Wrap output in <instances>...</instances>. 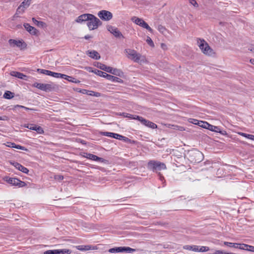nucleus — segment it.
I'll return each mask as SVG.
<instances>
[{
	"instance_id": "obj_1",
	"label": "nucleus",
	"mask_w": 254,
	"mask_h": 254,
	"mask_svg": "<svg viewBox=\"0 0 254 254\" xmlns=\"http://www.w3.org/2000/svg\"><path fill=\"white\" fill-rule=\"evenodd\" d=\"M188 159L193 163H198L203 159V155L197 150H193L188 153Z\"/></svg>"
},
{
	"instance_id": "obj_2",
	"label": "nucleus",
	"mask_w": 254,
	"mask_h": 254,
	"mask_svg": "<svg viewBox=\"0 0 254 254\" xmlns=\"http://www.w3.org/2000/svg\"><path fill=\"white\" fill-rule=\"evenodd\" d=\"M88 16L87 25L90 30L96 29L98 26L102 24V22L99 19L92 14Z\"/></svg>"
},
{
	"instance_id": "obj_3",
	"label": "nucleus",
	"mask_w": 254,
	"mask_h": 254,
	"mask_svg": "<svg viewBox=\"0 0 254 254\" xmlns=\"http://www.w3.org/2000/svg\"><path fill=\"white\" fill-rule=\"evenodd\" d=\"M147 168L153 172L158 173V171L161 170H164L166 168V165L164 163H161L159 161L151 160L147 163Z\"/></svg>"
},
{
	"instance_id": "obj_4",
	"label": "nucleus",
	"mask_w": 254,
	"mask_h": 254,
	"mask_svg": "<svg viewBox=\"0 0 254 254\" xmlns=\"http://www.w3.org/2000/svg\"><path fill=\"white\" fill-rule=\"evenodd\" d=\"M197 43L198 47L204 54L211 56L214 53L213 50L204 40L199 39Z\"/></svg>"
},
{
	"instance_id": "obj_5",
	"label": "nucleus",
	"mask_w": 254,
	"mask_h": 254,
	"mask_svg": "<svg viewBox=\"0 0 254 254\" xmlns=\"http://www.w3.org/2000/svg\"><path fill=\"white\" fill-rule=\"evenodd\" d=\"M94 72L99 75V76L103 77L106 78L109 80L112 81L114 82H119V83H123V80L116 76H114L113 75L108 74L106 72H104L101 70H99L98 69H95Z\"/></svg>"
},
{
	"instance_id": "obj_6",
	"label": "nucleus",
	"mask_w": 254,
	"mask_h": 254,
	"mask_svg": "<svg viewBox=\"0 0 254 254\" xmlns=\"http://www.w3.org/2000/svg\"><path fill=\"white\" fill-rule=\"evenodd\" d=\"M125 51L127 54L128 58L132 60L134 62L137 63L139 62L141 58V55L139 53H138L134 50L130 49H127L125 50Z\"/></svg>"
},
{
	"instance_id": "obj_7",
	"label": "nucleus",
	"mask_w": 254,
	"mask_h": 254,
	"mask_svg": "<svg viewBox=\"0 0 254 254\" xmlns=\"http://www.w3.org/2000/svg\"><path fill=\"white\" fill-rule=\"evenodd\" d=\"M32 86L45 92H50L54 89V87L51 84H44L35 82L33 84Z\"/></svg>"
},
{
	"instance_id": "obj_8",
	"label": "nucleus",
	"mask_w": 254,
	"mask_h": 254,
	"mask_svg": "<svg viewBox=\"0 0 254 254\" xmlns=\"http://www.w3.org/2000/svg\"><path fill=\"white\" fill-rule=\"evenodd\" d=\"M8 43L11 47H17L19 48L21 50L26 49L27 44L22 40H17L15 39H10L8 40Z\"/></svg>"
},
{
	"instance_id": "obj_9",
	"label": "nucleus",
	"mask_w": 254,
	"mask_h": 254,
	"mask_svg": "<svg viewBox=\"0 0 254 254\" xmlns=\"http://www.w3.org/2000/svg\"><path fill=\"white\" fill-rule=\"evenodd\" d=\"M98 16L100 19L104 21H109L113 18L112 13L108 10H102L98 12Z\"/></svg>"
},
{
	"instance_id": "obj_10",
	"label": "nucleus",
	"mask_w": 254,
	"mask_h": 254,
	"mask_svg": "<svg viewBox=\"0 0 254 254\" xmlns=\"http://www.w3.org/2000/svg\"><path fill=\"white\" fill-rule=\"evenodd\" d=\"M83 156L88 159L98 161L102 163H106L108 162L107 160H105L103 158L99 157L95 155L88 153H84V155H83Z\"/></svg>"
},
{
	"instance_id": "obj_11",
	"label": "nucleus",
	"mask_w": 254,
	"mask_h": 254,
	"mask_svg": "<svg viewBox=\"0 0 254 254\" xmlns=\"http://www.w3.org/2000/svg\"><path fill=\"white\" fill-rule=\"evenodd\" d=\"M108 30L114 36L118 38H124V36L122 33L118 30L116 27H115L112 25H108L107 26Z\"/></svg>"
},
{
	"instance_id": "obj_12",
	"label": "nucleus",
	"mask_w": 254,
	"mask_h": 254,
	"mask_svg": "<svg viewBox=\"0 0 254 254\" xmlns=\"http://www.w3.org/2000/svg\"><path fill=\"white\" fill-rule=\"evenodd\" d=\"M11 164L12 165H13L18 170L21 171L22 172H23L24 173L28 174V173L29 172V170L27 168L25 167L24 166H23L22 165H21L20 164H19V163H18V162L12 163L11 162Z\"/></svg>"
},
{
	"instance_id": "obj_13",
	"label": "nucleus",
	"mask_w": 254,
	"mask_h": 254,
	"mask_svg": "<svg viewBox=\"0 0 254 254\" xmlns=\"http://www.w3.org/2000/svg\"><path fill=\"white\" fill-rule=\"evenodd\" d=\"M208 129L211 131H213L216 132L220 133L221 134L224 135L226 134V131L225 130H221V129L216 126H213L212 125L209 124L208 126Z\"/></svg>"
},
{
	"instance_id": "obj_14",
	"label": "nucleus",
	"mask_w": 254,
	"mask_h": 254,
	"mask_svg": "<svg viewBox=\"0 0 254 254\" xmlns=\"http://www.w3.org/2000/svg\"><path fill=\"white\" fill-rule=\"evenodd\" d=\"M23 26L25 29L31 34L35 35L37 33V30L34 27L30 25L28 23H24Z\"/></svg>"
},
{
	"instance_id": "obj_15",
	"label": "nucleus",
	"mask_w": 254,
	"mask_h": 254,
	"mask_svg": "<svg viewBox=\"0 0 254 254\" xmlns=\"http://www.w3.org/2000/svg\"><path fill=\"white\" fill-rule=\"evenodd\" d=\"M6 145L9 147L15 148L16 149H19L25 151H28V149L26 148L25 147L21 146L20 145H17L14 142H7Z\"/></svg>"
},
{
	"instance_id": "obj_16",
	"label": "nucleus",
	"mask_w": 254,
	"mask_h": 254,
	"mask_svg": "<svg viewBox=\"0 0 254 254\" xmlns=\"http://www.w3.org/2000/svg\"><path fill=\"white\" fill-rule=\"evenodd\" d=\"M88 16H90L89 13L81 14L76 19L75 22L77 23H82L84 21H87Z\"/></svg>"
},
{
	"instance_id": "obj_17",
	"label": "nucleus",
	"mask_w": 254,
	"mask_h": 254,
	"mask_svg": "<svg viewBox=\"0 0 254 254\" xmlns=\"http://www.w3.org/2000/svg\"><path fill=\"white\" fill-rule=\"evenodd\" d=\"M111 71H110V73L120 77H123L124 76V72L120 69L114 68L111 67Z\"/></svg>"
},
{
	"instance_id": "obj_18",
	"label": "nucleus",
	"mask_w": 254,
	"mask_h": 254,
	"mask_svg": "<svg viewBox=\"0 0 254 254\" xmlns=\"http://www.w3.org/2000/svg\"><path fill=\"white\" fill-rule=\"evenodd\" d=\"M10 75H11L12 76H15L19 79H26L25 77H27V75L24 74L22 73L17 72V71H11L10 72Z\"/></svg>"
},
{
	"instance_id": "obj_19",
	"label": "nucleus",
	"mask_w": 254,
	"mask_h": 254,
	"mask_svg": "<svg viewBox=\"0 0 254 254\" xmlns=\"http://www.w3.org/2000/svg\"><path fill=\"white\" fill-rule=\"evenodd\" d=\"M90 58L95 59L99 60L100 58L99 54L96 51H87V54Z\"/></svg>"
},
{
	"instance_id": "obj_20",
	"label": "nucleus",
	"mask_w": 254,
	"mask_h": 254,
	"mask_svg": "<svg viewBox=\"0 0 254 254\" xmlns=\"http://www.w3.org/2000/svg\"><path fill=\"white\" fill-rule=\"evenodd\" d=\"M97 66L98 68H99L103 70H104L107 72H109V73L110 72V71H111V67L108 66L106 65L105 64L100 63H97Z\"/></svg>"
},
{
	"instance_id": "obj_21",
	"label": "nucleus",
	"mask_w": 254,
	"mask_h": 254,
	"mask_svg": "<svg viewBox=\"0 0 254 254\" xmlns=\"http://www.w3.org/2000/svg\"><path fill=\"white\" fill-rule=\"evenodd\" d=\"M64 78L67 80V81H68L69 82L75 83H79L80 82V81L79 80L76 79V78H75L72 76H68L65 74H64Z\"/></svg>"
},
{
	"instance_id": "obj_22",
	"label": "nucleus",
	"mask_w": 254,
	"mask_h": 254,
	"mask_svg": "<svg viewBox=\"0 0 254 254\" xmlns=\"http://www.w3.org/2000/svg\"><path fill=\"white\" fill-rule=\"evenodd\" d=\"M183 249L187 250L192 251L193 252H197L198 246L195 245H185L183 247Z\"/></svg>"
},
{
	"instance_id": "obj_23",
	"label": "nucleus",
	"mask_w": 254,
	"mask_h": 254,
	"mask_svg": "<svg viewBox=\"0 0 254 254\" xmlns=\"http://www.w3.org/2000/svg\"><path fill=\"white\" fill-rule=\"evenodd\" d=\"M32 21L34 23L39 27H44L46 25V23L43 21H40L36 20L35 18H32Z\"/></svg>"
},
{
	"instance_id": "obj_24",
	"label": "nucleus",
	"mask_w": 254,
	"mask_h": 254,
	"mask_svg": "<svg viewBox=\"0 0 254 254\" xmlns=\"http://www.w3.org/2000/svg\"><path fill=\"white\" fill-rule=\"evenodd\" d=\"M18 179L9 178L6 180V182L13 186H17Z\"/></svg>"
},
{
	"instance_id": "obj_25",
	"label": "nucleus",
	"mask_w": 254,
	"mask_h": 254,
	"mask_svg": "<svg viewBox=\"0 0 254 254\" xmlns=\"http://www.w3.org/2000/svg\"><path fill=\"white\" fill-rule=\"evenodd\" d=\"M135 120H137L140 121L141 124L145 126H146L147 124H148L149 120H146L145 119L142 118V117L139 116H136Z\"/></svg>"
},
{
	"instance_id": "obj_26",
	"label": "nucleus",
	"mask_w": 254,
	"mask_h": 254,
	"mask_svg": "<svg viewBox=\"0 0 254 254\" xmlns=\"http://www.w3.org/2000/svg\"><path fill=\"white\" fill-rule=\"evenodd\" d=\"M14 97V93L10 91H6L3 94V97L7 99H10Z\"/></svg>"
},
{
	"instance_id": "obj_27",
	"label": "nucleus",
	"mask_w": 254,
	"mask_h": 254,
	"mask_svg": "<svg viewBox=\"0 0 254 254\" xmlns=\"http://www.w3.org/2000/svg\"><path fill=\"white\" fill-rule=\"evenodd\" d=\"M141 27L145 28L150 32H152L153 29L148 25V24L144 20L142 21L140 26Z\"/></svg>"
},
{
	"instance_id": "obj_28",
	"label": "nucleus",
	"mask_w": 254,
	"mask_h": 254,
	"mask_svg": "<svg viewBox=\"0 0 254 254\" xmlns=\"http://www.w3.org/2000/svg\"><path fill=\"white\" fill-rule=\"evenodd\" d=\"M131 20L134 22L136 24L140 26L142 21L143 20L142 19L134 16L131 18Z\"/></svg>"
},
{
	"instance_id": "obj_29",
	"label": "nucleus",
	"mask_w": 254,
	"mask_h": 254,
	"mask_svg": "<svg viewBox=\"0 0 254 254\" xmlns=\"http://www.w3.org/2000/svg\"><path fill=\"white\" fill-rule=\"evenodd\" d=\"M32 0H24L21 4V6L24 9L27 8L30 4Z\"/></svg>"
},
{
	"instance_id": "obj_30",
	"label": "nucleus",
	"mask_w": 254,
	"mask_h": 254,
	"mask_svg": "<svg viewBox=\"0 0 254 254\" xmlns=\"http://www.w3.org/2000/svg\"><path fill=\"white\" fill-rule=\"evenodd\" d=\"M224 244L225 246H228V247H231V248H234L236 249H237L238 248V243H231V242H225L224 243Z\"/></svg>"
},
{
	"instance_id": "obj_31",
	"label": "nucleus",
	"mask_w": 254,
	"mask_h": 254,
	"mask_svg": "<svg viewBox=\"0 0 254 254\" xmlns=\"http://www.w3.org/2000/svg\"><path fill=\"white\" fill-rule=\"evenodd\" d=\"M121 116H122L124 117H126V118H129V119H135V118H136V115H132L131 114H128V113H120V114Z\"/></svg>"
},
{
	"instance_id": "obj_32",
	"label": "nucleus",
	"mask_w": 254,
	"mask_h": 254,
	"mask_svg": "<svg viewBox=\"0 0 254 254\" xmlns=\"http://www.w3.org/2000/svg\"><path fill=\"white\" fill-rule=\"evenodd\" d=\"M209 125L207 122L204 121H200L199 123H198V126L199 127L206 128L208 129V126Z\"/></svg>"
},
{
	"instance_id": "obj_33",
	"label": "nucleus",
	"mask_w": 254,
	"mask_h": 254,
	"mask_svg": "<svg viewBox=\"0 0 254 254\" xmlns=\"http://www.w3.org/2000/svg\"><path fill=\"white\" fill-rule=\"evenodd\" d=\"M58 254H70L71 251L68 249L58 250Z\"/></svg>"
},
{
	"instance_id": "obj_34",
	"label": "nucleus",
	"mask_w": 254,
	"mask_h": 254,
	"mask_svg": "<svg viewBox=\"0 0 254 254\" xmlns=\"http://www.w3.org/2000/svg\"><path fill=\"white\" fill-rule=\"evenodd\" d=\"M90 246H78L77 247V249L80 251H88L90 250Z\"/></svg>"
},
{
	"instance_id": "obj_35",
	"label": "nucleus",
	"mask_w": 254,
	"mask_h": 254,
	"mask_svg": "<svg viewBox=\"0 0 254 254\" xmlns=\"http://www.w3.org/2000/svg\"><path fill=\"white\" fill-rule=\"evenodd\" d=\"M138 250H136V249H132V248H131L130 247H125V251H124V253H133V252H136V251H137Z\"/></svg>"
},
{
	"instance_id": "obj_36",
	"label": "nucleus",
	"mask_w": 254,
	"mask_h": 254,
	"mask_svg": "<svg viewBox=\"0 0 254 254\" xmlns=\"http://www.w3.org/2000/svg\"><path fill=\"white\" fill-rule=\"evenodd\" d=\"M209 250V248L208 247L201 246L199 247V246H198L197 252H204L208 251Z\"/></svg>"
},
{
	"instance_id": "obj_37",
	"label": "nucleus",
	"mask_w": 254,
	"mask_h": 254,
	"mask_svg": "<svg viewBox=\"0 0 254 254\" xmlns=\"http://www.w3.org/2000/svg\"><path fill=\"white\" fill-rule=\"evenodd\" d=\"M146 127L153 129L156 128L157 127V126L155 123L150 121H148V124H147Z\"/></svg>"
},
{
	"instance_id": "obj_38",
	"label": "nucleus",
	"mask_w": 254,
	"mask_h": 254,
	"mask_svg": "<svg viewBox=\"0 0 254 254\" xmlns=\"http://www.w3.org/2000/svg\"><path fill=\"white\" fill-rule=\"evenodd\" d=\"M238 248L237 249L247 251V249L248 248V245L243 244V243H242V244L238 243Z\"/></svg>"
},
{
	"instance_id": "obj_39",
	"label": "nucleus",
	"mask_w": 254,
	"mask_h": 254,
	"mask_svg": "<svg viewBox=\"0 0 254 254\" xmlns=\"http://www.w3.org/2000/svg\"><path fill=\"white\" fill-rule=\"evenodd\" d=\"M35 130L39 134H43L44 132V131L42 127L38 126H36V127H35Z\"/></svg>"
},
{
	"instance_id": "obj_40",
	"label": "nucleus",
	"mask_w": 254,
	"mask_h": 254,
	"mask_svg": "<svg viewBox=\"0 0 254 254\" xmlns=\"http://www.w3.org/2000/svg\"><path fill=\"white\" fill-rule=\"evenodd\" d=\"M146 42L148 43V44L151 47H154V44L152 40V39L149 37V36H147V39H146Z\"/></svg>"
},
{
	"instance_id": "obj_41",
	"label": "nucleus",
	"mask_w": 254,
	"mask_h": 254,
	"mask_svg": "<svg viewBox=\"0 0 254 254\" xmlns=\"http://www.w3.org/2000/svg\"><path fill=\"white\" fill-rule=\"evenodd\" d=\"M26 186V184L23 181H20L18 179L17 187L19 188L24 187Z\"/></svg>"
},
{
	"instance_id": "obj_42",
	"label": "nucleus",
	"mask_w": 254,
	"mask_h": 254,
	"mask_svg": "<svg viewBox=\"0 0 254 254\" xmlns=\"http://www.w3.org/2000/svg\"><path fill=\"white\" fill-rule=\"evenodd\" d=\"M58 250H48L44 253V254H58Z\"/></svg>"
},
{
	"instance_id": "obj_43",
	"label": "nucleus",
	"mask_w": 254,
	"mask_h": 254,
	"mask_svg": "<svg viewBox=\"0 0 254 254\" xmlns=\"http://www.w3.org/2000/svg\"><path fill=\"white\" fill-rule=\"evenodd\" d=\"M64 74H62L60 73H57V72H54V74L53 75V77H56V78H64Z\"/></svg>"
},
{
	"instance_id": "obj_44",
	"label": "nucleus",
	"mask_w": 254,
	"mask_h": 254,
	"mask_svg": "<svg viewBox=\"0 0 254 254\" xmlns=\"http://www.w3.org/2000/svg\"><path fill=\"white\" fill-rule=\"evenodd\" d=\"M24 10L25 9L23 7H22V6H21V5H20L16 10V12L15 14L22 13L24 12Z\"/></svg>"
},
{
	"instance_id": "obj_45",
	"label": "nucleus",
	"mask_w": 254,
	"mask_h": 254,
	"mask_svg": "<svg viewBox=\"0 0 254 254\" xmlns=\"http://www.w3.org/2000/svg\"><path fill=\"white\" fill-rule=\"evenodd\" d=\"M37 125H34V124H29L27 125V126H25V127L33 130H35V127H36Z\"/></svg>"
},
{
	"instance_id": "obj_46",
	"label": "nucleus",
	"mask_w": 254,
	"mask_h": 254,
	"mask_svg": "<svg viewBox=\"0 0 254 254\" xmlns=\"http://www.w3.org/2000/svg\"><path fill=\"white\" fill-rule=\"evenodd\" d=\"M24 108L25 109V110H35V109H31V108H27V107H24L23 106H22V105H15L14 106V108Z\"/></svg>"
},
{
	"instance_id": "obj_47",
	"label": "nucleus",
	"mask_w": 254,
	"mask_h": 254,
	"mask_svg": "<svg viewBox=\"0 0 254 254\" xmlns=\"http://www.w3.org/2000/svg\"><path fill=\"white\" fill-rule=\"evenodd\" d=\"M189 2L190 4L193 5L194 7H198V4L195 0H189Z\"/></svg>"
},
{
	"instance_id": "obj_48",
	"label": "nucleus",
	"mask_w": 254,
	"mask_h": 254,
	"mask_svg": "<svg viewBox=\"0 0 254 254\" xmlns=\"http://www.w3.org/2000/svg\"><path fill=\"white\" fill-rule=\"evenodd\" d=\"M109 252L111 253H119L118 247H115L109 249Z\"/></svg>"
},
{
	"instance_id": "obj_49",
	"label": "nucleus",
	"mask_w": 254,
	"mask_h": 254,
	"mask_svg": "<svg viewBox=\"0 0 254 254\" xmlns=\"http://www.w3.org/2000/svg\"><path fill=\"white\" fill-rule=\"evenodd\" d=\"M54 179L58 181H62L64 179V176L62 175H55Z\"/></svg>"
},
{
	"instance_id": "obj_50",
	"label": "nucleus",
	"mask_w": 254,
	"mask_h": 254,
	"mask_svg": "<svg viewBox=\"0 0 254 254\" xmlns=\"http://www.w3.org/2000/svg\"><path fill=\"white\" fill-rule=\"evenodd\" d=\"M48 70L43 69H40V68H38L37 69V71L38 72H39L41 73L44 74H46V75L47 74Z\"/></svg>"
},
{
	"instance_id": "obj_51",
	"label": "nucleus",
	"mask_w": 254,
	"mask_h": 254,
	"mask_svg": "<svg viewBox=\"0 0 254 254\" xmlns=\"http://www.w3.org/2000/svg\"><path fill=\"white\" fill-rule=\"evenodd\" d=\"M190 120H191V121H190V123H191L194 125H198V123H199L200 121H198L197 120H196V119H190Z\"/></svg>"
},
{
	"instance_id": "obj_52",
	"label": "nucleus",
	"mask_w": 254,
	"mask_h": 254,
	"mask_svg": "<svg viewBox=\"0 0 254 254\" xmlns=\"http://www.w3.org/2000/svg\"><path fill=\"white\" fill-rule=\"evenodd\" d=\"M247 251L254 252V246L248 245Z\"/></svg>"
},
{
	"instance_id": "obj_53",
	"label": "nucleus",
	"mask_w": 254,
	"mask_h": 254,
	"mask_svg": "<svg viewBox=\"0 0 254 254\" xmlns=\"http://www.w3.org/2000/svg\"><path fill=\"white\" fill-rule=\"evenodd\" d=\"M114 135L116 136V139H118L120 140H122L123 138H124V136L118 133H116V135Z\"/></svg>"
},
{
	"instance_id": "obj_54",
	"label": "nucleus",
	"mask_w": 254,
	"mask_h": 254,
	"mask_svg": "<svg viewBox=\"0 0 254 254\" xmlns=\"http://www.w3.org/2000/svg\"><path fill=\"white\" fill-rule=\"evenodd\" d=\"M92 94H90V95H93L95 97H99L100 96V93L97 92L92 91Z\"/></svg>"
},
{
	"instance_id": "obj_55",
	"label": "nucleus",
	"mask_w": 254,
	"mask_h": 254,
	"mask_svg": "<svg viewBox=\"0 0 254 254\" xmlns=\"http://www.w3.org/2000/svg\"><path fill=\"white\" fill-rule=\"evenodd\" d=\"M165 30H166L165 28L163 26L159 25V26H158V30L160 32L163 33L164 32V31Z\"/></svg>"
},
{
	"instance_id": "obj_56",
	"label": "nucleus",
	"mask_w": 254,
	"mask_h": 254,
	"mask_svg": "<svg viewBox=\"0 0 254 254\" xmlns=\"http://www.w3.org/2000/svg\"><path fill=\"white\" fill-rule=\"evenodd\" d=\"M119 253H124L125 247H118Z\"/></svg>"
},
{
	"instance_id": "obj_57",
	"label": "nucleus",
	"mask_w": 254,
	"mask_h": 254,
	"mask_svg": "<svg viewBox=\"0 0 254 254\" xmlns=\"http://www.w3.org/2000/svg\"><path fill=\"white\" fill-rule=\"evenodd\" d=\"M161 47L164 50H167V45L165 43H161Z\"/></svg>"
},
{
	"instance_id": "obj_58",
	"label": "nucleus",
	"mask_w": 254,
	"mask_h": 254,
	"mask_svg": "<svg viewBox=\"0 0 254 254\" xmlns=\"http://www.w3.org/2000/svg\"><path fill=\"white\" fill-rule=\"evenodd\" d=\"M122 140L124 141L125 142H130V139H129L128 138L126 137V136H124V138H123Z\"/></svg>"
},
{
	"instance_id": "obj_59",
	"label": "nucleus",
	"mask_w": 254,
	"mask_h": 254,
	"mask_svg": "<svg viewBox=\"0 0 254 254\" xmlns=\"http://www.w3.org/2000/svg\"><path fill=\"white\" fill-rule=\"evenodd\" d=\"M101 134L104 136H110V134H111V132H101Z\"/></svg>"
},
{
	"instance_id": "obj_60",
	"label": "nucleus",
	"mask_w": 254,
	"mask_h": 254,
	"mask_svg": "<svg viewBox=\"0 0 254 254\" xmlns=\"http://www.w3.org/2000/svg\"><path fill=\"white\" fill-rule=\"evenodd\" d=\"M224 254L225 253H224L222 251H219V250L216 251L215 252V253H214V254Z\"/></svg>"
},
{
	"instance_id": "obj_61",
	"label": "nucleus",
	"mask_w": 254,
	"mask_h": 254,
	"mask_svg": "<svg viewBox=\"0 0 254 254\" xmlns=\"http://www.w3.org/2000/svg\"><path fill=\"white\" fill-rule=\"evenodd\" d=\"M54 72L51 71L50 70H48V73L47 75L53 76Z\"/></svg>"
},
{
	"instance_id": "obj_62",
	"label": "nucleus",
	"mask_w": 254,
	"mask_h": 254,
	"mask_svg": "<svg viewBox=\"0 0 254 254\" xmlns=\"http://www.w3.org/2000/svg\"><path fill=\"white\" fill-rule=\"evenodd\" d=\"M77 91H78L79 92H81L82 93H87V90H85V89H83L82 90H76Z\"/></svg>"
},
{
	"instance_id": "obj_63",
	"label": "nucleus",
	"mask_w": 254,
	"mask_h": 254,
	"mask_svg": "<svg viewBox=\"0 0 254 254\" xmlns=\"http://www.w3.org/2000/svg\"><path fill=\"white\" fill-rule=\"evenodd\" d=\"M158 175L159 176L160 180L162 181L164 179V177L162 176V175L160 172L158 173Z\"/></svg>"
},
{
	"instance_id": "obj_64",
	"label": "nucleus",
	"mask_w": 254,
	"mask_h": 254,
	"mask_svg": "<svg viewBox=\"0 0 254 254\" xmlns=\"http://www.w3.org/2000/svg\"><path fill=\"white\" fill-rule=\"evenodd\" d=\"M158 175L159 176L160 180L162 181L164 179V177L162 176V175L160 172L158 173Z\"/></svg>"
}]
</instances>
